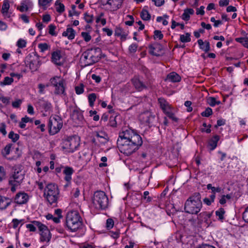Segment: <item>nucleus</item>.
<instances>
[{"label": "nucleus", "instance_id": "1", "mask_svg": "<svg viewBox=\"0 0 248 248\" xmlns=\"http://www.w3.org/2000/svg\"><path fill=\"white\" fill-rule=\"evenodd\" d=\"M117 143L120 152L129 155L141 146L142 140L141 137L133 129L124 128L119 133Z\"/></svg>", "mask_w": 248, "mask_h": 248}, {"label": "nucleus", "instance_id": "2", "mask_svg": "<svg viewBox=\"0 0 248 248\" xmlns=\"http://www.w3.org/2000/svg\"><path fill=\"white\" fill-rule=\"evenodd\" d=\"M201 197L199 193H195L186 202L185 211L191 214H197L202 207Z\"/></svg>", "mask_w": 248, "mask_h": 248}, {"label": "nucleus", "instance_id": "3", "mask_svg": "<svg viewBox=\"0 0 248 248\" xmlns=\"http://www.w3.org/2000/svg\"><path fill=\"white\" fill-rule=\"evenodd\" d=\"M101 53V50L99 47L88 49L82 54L81 61L84 66L92 65L100 60Z\"/></svg>", "mask_w": 248, "mask_h": 248}, {"label": "nucleus", "instance_id": "4", "mask_svg": "<svg viewBox=\"0 0 248 248\" xmlns=\"http://www.w3.org/2000/svg\"><path fill=\"white\" fill-rule=\"evenodd\" d=\"M59 194L58 187L55 184L50 183L46 186L44 195L50 205H56L59 198Z\"/></svg>", "mask_w": 248, "mask_h": 248}, {"label": "nucleus", "instance_id": "5", "mask_svg": "<svg viewBox=\"0 0 248 248\" xmlns=\"http://www.w3.org/2000/svg\"><path fill=\"white\" fill-rule=\"evenodd\" d=\"M66 224L71 231H77L82 224L81 218L79 213L76 211L68 212L66 216Z\"/></svg>", "mask_w": 248, "mask_h": 248}, {"label": "nucleus", "instance_id": "6", "mask_svg": "<svg viewBox=\"0 0 248 248\" xmlns=\"http://www.w3.org/2000/svg\"><path fill=\"white\" fill-rule=\"evenodd\" d=\"M108 198L104 192L98 191L94 193L93 203L96 209H106L108 205Z\"/></svg>", "mask_w": 248, "mask_h": 248}, {"label": "nucleus", "instance_id": "7", "mask_svg": "<svg viewBox=\"0 0 248 248\" xmlns=\"http://www.w3.org/2000/svg\"><path fill=\"white\" fill-rule=\"evenodd\" d=\"M62 126V121L59 116L55 115L50 117L48 124L50 134L54 135L57 133Z\"/></svg>", "mask_w": 248, "mask_h": 248}, {"label": "nucleus", "instance_id": "8", "mask_svg": "<svg viewBox=\"0 0 248 248\" xmlns=\"http://www.w3.org/2000/svg\"><path fill=\"white\" fill-rule=\"evenodd\" d=\"M79 145V138L74 136L68 138L63 141V148L68 150L69 152H73Z\"/></svg>", "mask_w": 248, "mask_h": 248}, {"label": "nucleus", "instance_id": "9", "mask_svg": "<svg viewBox=\"0 0 248 248\" xmlns=\"http://www.w3.org/2000/svg\"><path fill=\"white\" fill-rule=\"evenodd\" d=\"M35 225L40 232L41 241L49 242L51 238V235L47 227L39 221L38 222H35Z\"/></svg>", "mask_w": 248, "mask_h": 248}, {"label": "nucleus", "instance_id": "10", "mask_svg": "<svg viewBox=\"0 0 248 248\" xmlns=\"http://www.w3.org/2000/svg\"><path fill=\"white\" fill-rule=\"evenodd\" d=\"M24 178V172L20 168H15L14 173L10 177L9 183L10 185H19Z\"/></svg>", "mask_w": 248, "mask_h": 248}, {"label": "nucleus", "instance_id": "11", "mask_svg": "<svg viewBox=\"0 0 248 248\" xmlns=\"http://www.w3.org/2000/svg\"><path fill=\"white\" fill-rule=\"evenodd\" d=\"M71 117L75 125L79 126L83 123L84 117L82 112L79 110L74 109Z\"/></svg>", "mask_w": 248, "mask_h": 248}, {"label": "nucleus", "instance_id": "12", "mask_svg": "<svg viewBox=\"0 0 248 248\" xmlns=\"http://www.w3.org/2000/svg\"><path fill=\"white\" fill-rule=\"evenodd\" d=\"M140 118L142 123L150 124L153 123L155 119V116L150 112L146 111L140 114Z\"/></svg>", "mask_w": 248, "mask_h": 248}, {"label": "nucleus", "instance_id": "13", "mask_svg": "<svg viewBox=\"0 0 248 248\" xmlns=\"http://www.w3.org/2000/svg\"><path fill=\"white\" fill-rule=\"evenodd\" d=\"M29 199L28 195L24 192H20L16 194L15 202L17 204H22L26 203Z\"/></svg>", "mask_w": 248, "mask_h": 248}, {"label": "nucleus", "instance_id": "14", "mask_svg": "<svg viewBox=\"0 0 248 248\" xmlns=\"http://www.w3.org/2000/svg\"><path fill=\"white\" fill-rule=\"evenodd\" d=\"M40 108L43 109L42 111L49 113L51 110V104L48 101L40 99L38 101Z\"/></svg>", "mask_w": 248, "mask_h": 248}, {"label": "nucleus", "instance_id": "15", "mask_svg": "<svg viewBox=\"0 0 248 248\" xmlns=\"http://www.w3.org/2000/svg\"><path fill=\"white\" fill-rule=\"evenodd\" d=\"M94 135L96 138V140L102 144H105L108 141V135L103 131L95 132Z\"/></svg>", "mask_w": 248, "mask_h": 248}, {"label": "nucleus", "instance_id": "16", "mask_svg": "<svg viewBox=\"0 0 248 248\" xmlns=\"http://www.w3.org/2000/svg\"><path fill=\"white\" fill-rule=\"evenodd\" d=\"M32 2L31 0H24L21 1L20 6L17 7V9L21 12L27 11L28 9L32 7Z\"/></svg>", "mask_w": 248, "mask_h": 248}, {"label": "nucleus", "instance_id": "17", "mask_svg": "<svg viewBox=\"0 0 248 248\" xmlns=\"http://www.w3.org/2000/svg\"><path fill=\"white\" fill-rule=\"evenodd\" d=\"M52 61L55 64L58 65H61L63 64V60L60 51H55L52 53Z\"/></svg>", "mask_w": 248, "mask_h": 248}, {"label": "nucleus", "instance_id": "18", "mask_svg": "<svg viewBox=\"0 0 248 248\" xmlns=\"http://www.w3.org/2000/svg\"><path fill=\"white\" fill-rule=\"evenodd\" d=\"M123 0H109V7L106 8L110 11H115L119 9L122 5Z\"/></svg>", "mask_w": 248, "mask_h": 248}, {"label": "nucleus", "instance_id": "19", "mask_svg": "<svg viewBox=\"0 0 248 248\" xmlns=\"http://www.w3.org/2000/svg\"><path fill=\"white\" fill-rule=\"evenodd\" d=\"M132 82L135 88L139 91H141L147 88L145 84L143 83L138 78H135L132 79Z\"/></svg>", "mask_w": 248, "mask_h": 248}, {"label": "nucleus", "instance_id": "20", "mask_svg": "<svg viewBox=\"0 0 248 248\" xmlns=\"http://www.w3.org/2000/svg\"><path fill=\"white\" fill-rule=\"evenodd\" d=\"M181 79L180 76L176 73L171 72L168 75L166 80L171 82H179Z\"/></svg>", "mask_w": 248, "mask_h": 248}, {"label": "nucleus", "instance_id": "21", "mask_svg": "<svg viewBox=\"0 0 248 248\" xmlns=\"http://www.w3.org/2000/svg\"><path fill=\"white\" fill-rule=\"evenodd\" d=\"M158 101L160 105V108L165 113L170 110V105L164 98H159L158 99Z\"/></svg>", "mask_w": 248, "mask_h": 248}, {"label": "nucleus", "instance_id": "22", "mask_svg": "<svg viewBox=\"0 0 248 248\" xmlns=\"http://www.w3.org/2000/svg\"><path fill=\"white\" fill-rule=\"evenodd\" d=\"M198 43L201 49L207 52L210 50L209 42L208 41L203 42L202 39L198 40Z\"/></svg>", "mask_w": 248, "mask_h": 248}, {"label": "nucleus", "instance_id": "23", "mask_svg": "<svg viewBox=\"0 0 248 248\" xmlns=\"http://www.w3.org/2000/svg\"><path fill=\"white\" fill-rule=\"evenodd\" d=\"M73 169L71 167H66L63 170V173L65 175L64 179L69 183L71 180V175L73 173Z\"/></svg>", "mask_w": 248, "mask_h": 248}, {"label": "nucleus", "instance_id": "24", "mask_svg": "<svg viewBox=\"0 0 248 248\" xmlns=\"http://www.w3.org/2000/svg\"><path fill=\"white\" fill-rule=\"evenodd\" d=\"M63 36H67L69 39H73L75 36V31L72 28L68 27L66 31L63 32Z\"/></svg>", "mask_w": 248, "mask_h": 248}, {"label": "nucleus", "instance_id": "25", "mask_svg": "<svg viewBox=\"0 0 248 248\" xmlns=\"http://www.w3.org/2000/svg\"><path fill=\"white\" fill-rule=\"evenodd\" d=\"M219 140L218 136L216 135L214 136L209 142V146L211 150H213L216 148L217 145V142Z\"/></svg>", "mask_w": 248, "mask_h": 248}, {"label": "nucleus", "instance_id": "26", "mask_svg": "<svg viewBox=\"0 0 248 248\" xmlns=\"http://www.w3.org/2000/svg\"><path fill=\"white\" fill-rule=\"evenodd\" d=\"M194 10L191 8H187L184 10V12L182 15V18L185 20L187 21L190 18V15L194 14Z\"/></svg>", "mask_w": 248, "mask_h": 248}, {"label": "nucleus", "instance_id": "27", "mask_svg": "<svg viewBox=\"0 0 248 248\" xmlns=\"http://www.w3.org/2000/svg\"><path fill=\"white\" fill-rule=\"evenodd\" d=\"M10 203L7 199L0 196V209H5Z\"/></svg>", "mask_w": 248, "mask_h": 248}, {"label": "nucleus", "instance_id": "28", "mask_svg": "<svg viewBox=\"0 0 248 248\" xmlns=\"http://www.w3.org/2000/svg\"><path fill=\"white\" fill-rule=\"evenodd\" d=\"M64 84V80H63V82H62V83H60L59 84H57V86H55V94H62L64 92V87L63 86Z\"/></svg>", "mask_w": 248, "mask_h": 248}, {"label": "nucleus", "instance_id": "29", "mask_svg": "<svg viewBox=\"0 0 248 248\" xmlns=\"http://www.w3.org/2000/svg\"><path fill=\"white\" fill-rule=\"evenodd\" d=\"M161 46L158 45H156L155 46L153 45H150L149 46V53L154 56H158L159 54L158 53L156 52V49H159L160 48Z\"/></svg>", "mask_w": 248, "mask_h": 248}, {"label": "nucleus", "instance_id": "30", "mask_svg": "<svg viewBox=\"0 0 248 248\" xmlns=\"http://www.w3.org/2000/svg\"><path fill=\"white\" fill-rule=\"evenodd\" d=\"M63 79L61 78L60 77H55L50 79V83L54 87L57 86V84H59L62 83V82H63Z\"/></svg>", "mask_w": 248, "mask_h": 248}, {"label": "nucleus", "instance_id": "31", "mask_svg": "<svg viewBox=\"0 0 248 248\" xmlns=\"http://www.w3.org/2000/svg\"><path fill=\"white\" fill-rule=\"evenodd\" d=\"M10 8V4L8 0H4L1 8V13L4 15H6L8 13L9 9Z\"/></svg>", "mask_w": 248, "mask_h": 248}, {"label": "nucleus", "instance_id": "32", "mask_svg": "<svg viewBox=\"0 0 248 248\" xmlns=\"http://www.w3.org/2000/svg\"><path fill=\"white\" fill-rule=\"evenodd\" d=\"M140 17L143 20H149L151 18V15L146 10H142L140 13Z\"/></svg>", "mask_w": 248, "mask_h": 248}, {"label": "nucleus", "instance_id": "33", "mask_svg": "<svg viewBox=\"0 0 248 248\" xmlns=\"http://www.w3.org/2000/svg\"><path fill=\"white\" fill-rule=\"evenodd\" d=\"M236 42L241 43L245 47L248 48V37L236 38Z\"/></svg>", "mask_w": 248, "mask_h": 248}, {"label": "nucleus", "instance_id": "34", "mask_svg": "<svg viewBox=\"0 0 248 248\" xmlns=\"http://www.w3.org/2000/svg\"><path fill=\"white\" fill-rule=\"evenodd\" d=\"M8 138L10 139L13 142H16L19 138V136L17 134L15 133L13 131H11L8 134Z\"/></svg>", "mask_w": 248, "mask_h": 248}, {"label": "nucleus", "instance_id": "35", "mask_svg": "<svg viewBox=\"0 0 248 248\" xmlns=\"http://www.w3.org/2000/svg\"><path fill=\"white\" fill-rule=\"evenodd\" d=\"M55 5L56 6V11L58 13H62L64 11V5L62 3L59 2L58 0L56 1Z\"/></svg>", "mask_w": 248, "mask_h": 248}, {"label": "nucleus", "instance_id": "36", "mask_svg": "<svg viewBox=\"0 0 248 248\" xmlns=\"http://www.w3.org/2000/svg\"><path fill=\"white\" fill-rule=\"evenodd\" d=\"M190 34L189 33H186L185 34L180 35V40L183 43L189 42L190 41Z\"/></svg>", "mask_w": 248, "mask_h": 248}, {"label": "nucleus", "instance_id": "37", "mask_svg": "<svg viewBox=\"0 0 248 248\" xmlns=\"http://www.w3.org/2000/svg\"><path fill=\"white\" fill-rule=\"evenodd\" d=\"M225 211L223 208H220L216 212V215L218 217V219L221 221L224 219V215Z\"/></svg>", "mask_w": 248, "mask_h": 248}, {"label": "nucleus", "instance_id": "38", "mask_svg": "<svg viewBox=\"0 0 248 248\" xmlns=\"http://www.w3.org/2000/svg\"><path fill=\"white\" fill-rule=\"evenodd\" d=\"M35 222H38V221H33L31 224H26V228H28L30 232H35L36 230V226L35 225Z\"/></svg>", "mask_w": 248, "mask_h": 248}, {"label": "nucleus", "instance_id": "39", "mask_svg": "<svg viewBox=\"0 0 248 248\" xmlns=\"http://www.w3.org/2000/svg\"><path fill=\"white\" fill-rule=\"evenodd\" d=\"M96 98V94L94 93H91L88 95V100L90 106L93 107V106Z\"/></svg>", "mask_w": 248, "mask_h": 248}, {"label": "nucleus", "instance_id": "40", "mask_svg": "<svg viewBox=\"0 0 248 248\" xmlns=\"http://www.w3.org/2000/svg\"><path fill=\"white\" fill-rule=\"evenodd\" d=\"M116 115L115 116H111L109 118V121L108 124L113 127H115L117 126V122L116 121Z\"/></svg>", "mask_w": 248, "mask_h": 248}, {"label": "nucleus", "instance_id": "41", "mask_svg": "<svg viewBox=\"0 0 248 248\" xmlns=\"http://www.w3.org/2000/svg\"><path fill=\"white\" fill-rule=\"evenodd\" d=\"M14 81L12 78L6 77L4 78V80L0 83L1 85H10Z\"/></svg>", "mask_w": 248, "mask_h": 248}, {"label": "nucleus", "instance_id": "42", "mask_svg": "<svg viewBox=\"0 0 248 248\" xmlns=\"http://www.w3.org/2000/svg\"><path fill=\"white\" fill-rule=\"evenodd\" d=\"M213 113L212 109L210 108H207L205 111H203L201 115L202 116L208 117Z\"/></svg>", "mask_w": 248, "mask_h": 248}, {"label": "nucleus", "instance_id": "43", "mask_svg": "<svg viewBox=\"0 0 248 248\" xmlns=\"http://www.w3.org/2000/svg\"><path fill=\"white\" fill-rule=\"evenodd\" d=\"M6 171L3 167L0 166V182L5 179Z\"/></svg>", "mask_w": 248, "mask_h": 248}, {"label": "nucleus", "instance_id": "44", "mask_svg": "<svg viewBox=\"0 0 248 248\" xmlns=\"http://www.w3.org/2000/svg\"><path fill=\"white\" fill-rule=\"evenodd\" d=\"M84 19L88 23H92L93 20V16L86 13L84 14Z\"/></svg>", "mask_w": 248, "mask_h": 248}, {"label": "nucleus", "instance_id": "45", "mask_svg": "<svg viewBox=\"0 0 248 248\" xmlns=\"http://www.w3.org/2000/svg\"><path fill=\"white\" fill-rule=\"evenodd\" d=\"M84 85L83 84H80L79 86H76L75 87L76 92L78 94H80L83 93Z\"/></svg>", "mask_w": 248, "mask_h": 248}, {"label": "nucleus", "instance_id": "46", "mask_svg": "<svg viewBox=\"0 0 248 248\" xmlns=\"http://www.w3.org/2000/svg\"><path fill=\"white\" fill-rule=\"evenodd\" d=\"M163 37V34L161 33V31L158 30H155L154 31V38L155 39L158 38L161 40Z\"/></svg>", "mask_w": 248, "mask_h": 248}, {"label": "nucleus", "instance_id": "47", "mask_svg": "<svg viewBox=\"0 0 248 248\" xmlns=\"http://www.w3.org/2000/svg\"><path fill=\"white\" fill-rule=\"evenodd\" d=\"M11 147V145L10 144L5 146L3 151L2 152V154L3 156H6L7 155L10 154Z\"/></svg>", "mask_w": 248, "mask_h": 248}, {"label": "nucleus", "instance_id": "48", "mask_svg": "<svg viewBox=\"0 0 248 248\" xmlns=\"http://www.w3.org/2000/svg\"><path fill=\"white\" fill-rule=\"evenodd\" d=\"M17 46H18V47L24 48L26 46V42L24 39H20L17 41Z\"/></svg>", "mask_w": 248, "mask_h": 248}, {"label": "nucleus", "instance_id": "49", "mask_svg": "<svg viewBox=\"0 0 248 248\" xmlns=\"http://www.w3.org/2000/svg\"><path fill=\"white\" fill-rule=\"evenodd\" d=\"M81 36L86 42H89L91 39V36L89 33L86 32H81Z\"/></svg>", "mask_w": 248, "mask_h": 248}, {"label": "nucleus", "instance_id": "50", "mask_svg": "<svg viewBox=\"0 0 248 248\" xmlns=\"http://www.w3.org/2000/svg\"><path fill=\"white\" fill-rule=\"evenodd\" d=\"M114 225V221L111 218H108L106 222V227L108 229H110L112 228Z\"/></svg>", "mask_w": 248, "mask_h": 248}, {"label": "nucleus", "instance_id": "51", "mask_svg": "<svg viewBox=\"0 0 248 248\" xmlns=\"http://www.w3.org/2000/svg\"><path fill=\"white\" fill-rule=\"evenodd\" d=\"M38 47L41 52H44L48 49V45L46 43H41L38 44Z\"/></svg>", "mask_w": 248, "mask_h": 248}, {"label": "nucleus", "instance_id": "52", "mask_svg": "<svg viewBox=\"0 0 248 248\" xmlns=\"http://www.w3.org/2000/svg\"><path fill=\"white\" fill-rule=\"evenodd\" d=\"M48 28H49V33L52 35L56 36V33L55 32V30L56 29V27L52 24H50L49 25Z\"/></svg>", "mask_w": 248, "mask_h": 248}, {"label": "nucleus", "instance_id": "53", "mask_svg": "<svg viewBox=\"0 0 248 248\" xmlns=\"http://www.w3.org/2000/svg\"><path fill=\"white\" fill-rule=\"evenodd\" d=\"M168 117H169L170 119L174 121V122H177L178 120V119L174 116V115L171 112L170 110L169 111H167L165 113Z\"/></svg>", "mask_w": 248, "mask_h": 248}, {"label": "nucleus", "instance_id": "54", "mask_svg": "<svg viewBox=\"0 0 248 248\" xmlns=\"http://www.w3.org/2000/svg\"><path fill=\"white\" fill-rule=\"evenodd\" d=\"M48 85H45L43 84H39L38 85V88H39V93L41 94L44 93V90L45 89L48 87Z\"/></svg>", "mask_w": 248, "mask_h": 248}, {"label": "nucleus", "instance_id": "55", "mask_svg": "<svg viewBox=\"0 0 248 248\" xmlns=\"http://www.w3.org/2000/svg\"><path fill=\"white\" fill-rule=\"evenodd\" d=\"M10 99V97L0 96V100H1V102L5 105H7L9 104Z\"/></svg>", "mask_w": 248, "mask_h": 248}, {"label": "nucleus", "instance_id": "56", "mask_svg": "<svg viewBox=\"0 0 248 248\" xmlns=\"http://www.w3.org/2000/svg\"><path fill=\"white\" fill-rule=\"evenodd\" d=\"M52 0H39V4L42 6H46L51 2Z\"/></svg>", "mask_w": 248, "mask_h": 248}, {"label": "nucleus", "instance_id": "57", "mask_svg": "<svg viewBox=\"0 0 248 248\" xmlns=\"http://www.w3.org/2000/svg\"><path fill=\"white\" fill-rule=\"evenodd\" d=\"M138 45L136 44H132L129 47V50L131 53L135 52L137 50Z\"/></svg>", "mask_w": 248, "mask_h": 248}, {"label": "nucleus", "instance_id": "58", "mask_svg": "<svg viewBox=\"0 0 248 248\" xmlns=\"http://www.w3.org/2000/svg\"><path fill=\"white\" fill-rule=\"evenodd\" d=\"M208 103L210 106L213 107L215 106L216 98L214 97H209L207 98Z\"/></svg>", "mask_w": 248, "mask_h": 248}, {"label": "nucleus", "instance_id": "59", "mask_svg": "<svg viewBox=\"0 0 248 248\" xmlns=\"http://www.w3.org/2000/svg\"><path fill=\"white\" fill-rule=\"evenodd\" d=\"M192 103L190 101H186L185 102V105L187 108V111L188 112H191L192 110V108L191 107Z\"/></svg>", "mask_w": 248, "mask_h": 248}, {"label": "nucleus", "instance_id": "60", "mask_svg": "<svg viewBox=\"0 0 248 248\" xmlns=\"http://www.w3.org/2000/svg\"><path fill=\"white\" fill-rule=\"evenodd\" d=\"M243 218L246 222L248 223V207L243 213Z\"/></svg>", "mask_w": 248, "mask_h": 248}, {"label": "nucleus", "instance_id": "61", "mask_svg": "<svg viewBox=\"0 0 248 248\" xmlns=\"http://www.w3.org/2000/svg\"><path fill=\"white\" fill-rule=\"evenodd\" d=\"M21 104V100L20 99H17L15 101L13 102L12 103V106L14 108H19L20 106V104Z\"/></svg>", "mask_w": 248, "mask_h": 248}, {"label": "nucleus", "instance_id": "62", "mask_svg": "<svg viewBox=\"0 0 248 248\" xmlns=\"http://www.w3.org/2000/svg\"><path fill=\"white\" fill-rule=\"evenodd\" d=\"M149 192L147 191H145L143 193V198L148 202H149L151 201V198L149 196Z\"/></svg>", "mask_w": 248, "mask_h": 248}, {"label": "nucleus", "instance_id": "63", "mask_svg": "<svg viewBox=\"0 0 248 248\" xmlns=\"http://www.w3.org/2000/svg\"><path fill=\"white\" fill-rule=\"evenodd\" d=\"M22 220H18L17 219H13L12 223H13V227L14 228H16L19 224L21 222Z\"/></svg>", "mask_w": 248, "mask_h": 248}, {"label": "nucleus", "instance_id": "64", "mask_svg": "<svg viewBox=\"0 0 248 248\" xmlns=\"http://www.w3.org/2000/svg\"><path fill=\"white\" fill-rule=\"evenodd\" d=\"M229 0H220L219 1V5L220 6H227L229 3Z\"/></svg>", "mask_w": 248, "mask_h": 248}]
</instances>
